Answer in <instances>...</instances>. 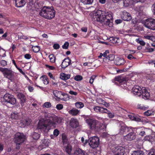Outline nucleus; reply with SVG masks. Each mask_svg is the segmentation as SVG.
<instances>
[{
  "label": "nucleus",
  "instance_id": "obj_12",
  "mask_svg": "<svg viewBox=\"0 0 155 155\" xmlns=\"http://www.w3.org/2000/svg\"><path fill=\"white\" fill-rule=\"evenodd\" d=\"M5 102L13 105L16 103V100L14 96L8 93L5 94L3 97Z\"/></svg>",
  "mask_w": 155,
  "mask_h": 155
},
{
  "label": "nucleus",
  "instance_id": "obj_26",
  "mask_svg": "<svg viewBox=\"0 0 155 155\" xmlns=\"http://www.w3.org/2000/svg\"><path fill=\"white\" fill-rule=\"evenodd\" d=\"M79 112L80 111L75 108H73L68 111V113L73 116H77Z\"/></svg>",
  "mask_w": 155,
  "mask_h": 155
},
{
  "label": "nucleus",
  "instance_id": "obj_51",
  "mask_svg": "<svg viewBox=\"0 0 155 155\" xmlns=\"http://www.w3.org/2000/svg\"><path fill=\"white\" fill-rule=\"evenodd\" d=\"M123 3L125 6H128L130 5V0H124Z\"/></svg>",
  "mask_w": 155,
  "mask_h": 155
},
{
  "label": "nucleus",
  "instance_id": "obj_59",
  "mask_svg": "<svg viewBox=\"0 0 155 155\" xmlns=\"http://www.w3.org/2000/svg\"><path fill=\"white\" fill-rule=\"evenodd\" d=\"M62 48L64 49H67L68 48V42H66L62 46Z\"/></svg>",
  "mask_w": 155,
  "mask_h": 155
},
{
  "label": "nucleus",
  "instance_id": "obj_10",
  "mask_svg": "<svg viewBox=\"0 0 155 155\" xmlns=\"http://www.w3.org/2000/svg\"><path fill=\"white\" fill-rule=\"evenodd\" d=\"M132 131H136V133L141 137H143L146 135H148L151 133V130L150 129L143 127L134 128Z\"/></svg>",
  "mask_w": 155,
  "mask_h": 155
},
{
  "label": "nucleus",
  "instance_id": "obj_42",
  "mask_svg": "<svg viewBox=\"0 0 155 155\" xmlns=\"http://www.w3.org/2000/svg\"><path fill=\"white\" fill-rule=\"evenodd\" d=\"M43 107L47 108L51 107V104L50 102H47L44 103L43 105Z\"/></svg>",
  "mask_w": 155,
  "mask_h": 155
},
{
  "label": "nucleus",
  "instance_id": "obj_14",
  "mask_svg": "<svg viewBox=\"0 0 155 155\" xmlns=\"http://www.w3.org/2000/svg\"><path fill=\"white\" fill-rule=\"evenodd\" d=\"M144 25L151 30H155V19L152 18L146 19L144 22Z\"/></svg>",
  "mask_w": 155,
  "mask_h": 155
},
{
  "label": "nucleus",
  "instance_id": "obj_37",
  "mask_svg": "<svg viewBox=\"0 0 155 155\" xmlns=\"http://www.w3.org/2000/svg\"><path fill=\"white\" fill-rule=\"evenodd\" d=\"M60 78L61 79L66 81L68 79V75L64 73H61L60 74Z\"/></svg>",
  "mask_w": 155,
  "mask_h": 155
},
{
  "label": "nucleus",
  "instance_id": "obj_13",
  "mask_svg": "<svg viewBox=\"0 0 155 155\" xmlns=\"http://www.w3.org/2000/svg\"><path fill=\"white\" fill-rule=\"evenodd\" d=\"M53 93L54 96V98L57 101H59L60 100L64 101L67 100L66 99H65L62 97L65 96L67 97L68 95L67 94L63 93L61 91H59L57 90L54 91Z\"/></svg>",
  "mask_w": 155,
  "mask_h": 155
},
{
  "label": "nucleus",
  "instance_id": "obj_2",
  "mask_svg": "<svg viewBox=\"0 0 155 155\" xmlns=\"http://www.w3.org/2000/svg\"><path fill=\"white\" fill-rule=\"evenodd\" d=\"M94 21H99L103 25H108L109 27L113 26V14L111 12H106L98 10L94 14Z\"/></svg>",
  "mask_w": 155,
  "mask_h": 155
},
{
  "label": "nucleus",
  "instance_id": "obj_3",
  "mask_svg": "<svg viewBox=\"0 0 155 155\" xmlns=\"http://www.w3.org/2000/svg\"><path fill=\"white\" fill-rule=\"evenodd\" d=\"M39 14L45 18L51 19L54 17L55 11L52 6H44L41 9Z\"/></svg>",
  "mask_w": 155,
  "mask_h": 155
},
{
  "label": "nucleus",
  "instance_id": "obj_52",
  "mask_svg": "<svg viewBox=\"0 0 155 155\" xmlns=\"http://www.w3.org/2000/svg\"><path fill=\"white\" fill-rule=\"evenodd\" d=\"M109 53V50H106L105 51L103 54V56L106 59V57H107V55Z\"/></svg>",
  "mask_w": 155,
  "mask_h": 155
},
{
  "label": "nucleus",
  "instance_id": "obj_9",
  "mask_svg": "<svg viewBox=\"0 0 155 155\" xmlns=\"http://www.w3.org/2000/svg\"><path fill=\"white\" fill-rule=\"evenodd\" d=\"M25 136L22 133L18 132L15 134V140L16 143V149H19V146L25 141Z\"/></svg>",
  "mask_w": 155,
  "mask_h": 155
},
{
  "label": "nucleus",
  "instance_id": "obj_50",
  "mask_svg": "<svg viewBox=\"0 0 155 155\" xmlns=\"http://www.w3.org/2000/svg\"><path fill=\"white\" fill-rule=\"evenodd\" d=\"M56 108L58 110H61L63 108V105L61 104H58L56 105Z\"/></svg>",
  "mask_w": 155,
  "mask_h": 155
},
{
  "label": "nucleus",
  "instance_id": "obj_15",
  "mask_svg": "<svg viewBox=\"0 0 155 155\" xmlns=\"http://www.w3.org/2000/svg\"><path fill=\"white\" fill-rule=\"evenodd\" d=\"M125 148L122 146H117L112 149V151L115 155H124L125 152Z\"/></svg>",
  "mask_w": 155,
  "mask_h": 155
},
{
  "label": "nucleus",
  "instance_id": "obj_22",
  "mask_svg": "<svg viewBox=\"0 0 155 155\" xmlns=\"http://www.w3.org/2000/svg\"><path fill=\"white\" fill-rule=\"evenodd\" d=\"M94 110L97 113H104V112H106V111H107V109L98 106L94 107Z\"/></svg>",
  "mask_w": 155,
  "mask_h": 155
},
{
  "label": "nucleus",
  "instance_id": "obj_33",
  "mask_svg": "<svg viewBox=\"0 0 155 155\" xmlns=\"http://www.w3.org/2000/svg\"><path fill=\"white\" fill-rule=\"evenodd\" d=\"M62 138L63 144H67L68 141V139L67 136L65 134H62Z\"/></svg>",
  "mask_w": 155,
  "mask_h": 155
},
{
  "label": "nucleus",
  "instance_id": "obj_35",
  "mask_svg": "<svg viewBox=\"0 0 155 155\" xmlns=\"http://www.w3.org/2000/svg\"><path fill=\"white\" fill-rule=\"evenodd\" d=\"M81 2L84 5H91L92 4L94 0H80Z\"/></svg>",
  "mask_w": 155,
  "mask_h": 155
},
{
  "label": "nucleus",
  "instance_id": "obj_16",
  "mask_svg": "<svg viewBox=\"0 0 155 155\" xmlns=\"http://www.w3.org/2000/svg\"><path fill=\"white\" fill-rule=\"evenodd\" d=\"M132 127H128L124 124L121 125L119 130V134L120 135L126 134L127 133L130 131V129H132Z\"/></svg>",
  "mask_w": 155,
  "mask_h": 155
},
{
  "label": "nucleus",
  "instance_id": "obj_36",
  "mask_svg": "<svg viewBox=\"0 0 155 155\" xmlns=\"http://www.w3.org/2000/svg\"><path fill=\"white\" fill-rule=\"evenodd\" d=\"M144 154L143 152L140 150L134 151L133 152L132 155H143Z\"/></svg>",
  "mask_w": 155,
  "mask_h": 155
},
{
  "label": "nucleus",
  "instance_id": "obj_56",
  "mask_svg": "<svg viewBox=\"0 0 155 155\" xmlns=\"http://www.w3.org/2000/svg\"><path fill=\"white\" fill-rule=\"evenodd\" d=\"M148 155H155V150L154 149H151Z\"/></svg>",
  "mask_w": 155,
  "mask_h": 155
},
{
  "label": "nucleus",
  "instance_id": "obj_25",
  "mask_svg": "<svg viewBox=\"0 0 155 155\" xmlns=\"http://www.w3.org/2000/svg\"><path fill=\"white\" fill-rule=\"evenodd\" d=\"M16 6L17 7H21L24 6L26 2L25 0H14Z\"/></svg>",
  "mask_w": 155,
  "mask_h": 155
},
{
  "label": "nucleus",
  "instance_id": "obj_62",
  "mask_svg": "<svg viewBox=\"0 0 155 155\" xmlns=\"http://www.w3.org/2000/svg\"><path fill=\"white\" fill-rule=\"evenodd\" d=\"M102 104L104 105L106 107H108L110 106V104L109 103H107L104 101H102Z\"/></svg>",
  "mask_w": 155,
  "mask_h": 155
},
{
  "label": "nucleus",
  "instance_id": "obj_63",
  "mask_svg": "<svg viewBox=\"0 0 155 155\" xmlns=\"http://www.w3.org/2000/svg\"><path fill=\"white\" fill-rule=\"evenodd\" d=\"M69 92V94H71L73 95H75V96L76 95L78 94L77 92H76L74 91H70Z\"/></svg>",
  "mask_w": 155,
  "mask_h": 155
},
{
  "label": "nucleus",
  "instance_id": "obj_48",
  "mask_svg": "<svg viewBox=\"0 0 155 155\" xmlns=\"http://www.w3.org/2000/svg\"><path fill=\"white\" fill-rule=\"evenodd\" d=\"M18 38L20 39H23L25 40H27L28 39V38L27 36L23 35L22 34L21 35H18Z\"/></svg>",
  "mask_w": 155,
  "mask_h": 155
},
{
  "label": "nucleus",
  "instance_id": "obj_18",
  "mask_svg": "<svg viewBox=\"0 0 155 155\" xmlns=\"http://www.w3.org/2000/svg\"><path fill=\"white\" fill-rule=\"evenodd\" d=\"M70 125L72 128H76L79 126V122L77 119L72 118L70 120Z\"/></svg>",
  "mask_w": 155,
  "mask_h": 155
},
{
  "label": "nucleus",
  "instance_id": "obj_8",
  "mask_svg": "<svg viewBox=\"0 0 155 155\" xmlns=\"http://www.w3.org/2000/svg\"><path fill=\"white\" fill-rule=\"evenodd\" d=\"M0 71H1L4 76L12 81L15 78L14 73L11 70L7 68L0 67Z\"/></svg>",
  "mask_w": 155,
  "mask_h": 155
},
{
  "label": "nucleus",
  "instance_id": "obj_44",
  "mask_svg": "<svg viewBox=\"0 0 155 155\" xmlns=\"http://www.w3.org/2000/svg\"><path fill=\"white\" fill-rule=\"evenodd\" d=\"M32 48L33 51L35 53L38 52L40 50L39 47L38 46H33Z\"/></svg>",
  "mask_w": 155,
  "mask_h": 155
},
{
  "label": "nucleus",
  "instance_id": "obj_43",
  "mask_svg": "<svg viewBox=\"0 0 155 155\" xmlns=\"http://www.w3.org/2000/svg\"><path fill=\"white\" fill-rule=\"evenodd\" d=\"M136 41L138 43L140 44L142 46H144L145 45V43L141 39L138 38L136 39Z\"/></svg>",
  "mask_w": 155,
  "mask_h": 155
},
{
  "label": "nucleus",
  "instance_id": "obj_55",
  "mask_svg": "<svg viewBox=\"0 0 155 155\" xmlns=\"http://www.w3.org/2000/svg\"><path fill=\"white\" fill-rule=\"evenodd\" d=\"M0 63L1 65L3 67L7 65V63L6 61L4 60H1L0 62Z\"/></svg>",
  "mask_w": 155,
  "mask_h": 155
},
{
  "label": "nucleus",
  "instance_id": "obj_30",
  "mask_svg": "<svg viewBox=\"0 0 155 155\" xmlns=\"http://www.w3.org/2000/svg\"><path fill=\"white\" fill-rule=\"evenodd\" d=\"M68 58H65L61 64V67L63 68H65L68 66Z\"/></svg>",
  "mask_w": 155,
  "mask_h": 155
},
{
  "label": "nucleus",
  "instance_id": "obj_23",
  "mask_svg": "<svg viewBox=\"0 0 155 155\" xmlns=\"http://www.w3.org/2000/svg\"><path fill=\"white\" fill-rule=\"evenodd\" d=\"M125 62L124 59L119 57L117 58L114 61V63L117 65H121L124 64Z\"/></svg>",
  "mask_w": 155,
  "mask_h": 155
},
{
  "label": "nucleus",
  "instance_id": "obj_54",
  "mask_svg": "<svg viewBox=\"0 0 155 155\" xmlns=\"http://www.w3.org/2000/svg\"><path fill=\"white\" fill-rule=\"evenodd\" d=\"M21 105L22 106L24 105L23 104L24 103V102H25V101H26V99H25V97H24L23 95H22L21 96Z\"/></svg>",
  "mask_w": 155,
  "mask_h": 155
},
{
  "label": "nucleus",
  "instance_id": "obj_60",
  "mask_svg": "<svg viewBox=\"0 0 155 155\" xmlns=\"http://www.w3.org/2000/svg\"><path fill=\"white\" fill-rule=\"evenodd\" d=\"M42 142L46 146L48 145V141L47 139H44L42 140Z\"/></svg>",
  "mask_w": 155,
  "mask_h": 155
},
{
  "label": "nucleus",
  "instance_id": "obj_41",
  "mask_svg": "<svg viewBox=\"0 0 155 155\" xmlns=\"http://www.w3.org/2000/svg\"><path fill=\"white\" fill-rule=\"evenodd\" d=\"M137 108L143 110H146L148 108L147 107L144 106L141 104H138L137 106Z\"/></svg>",
  "mask_w": 155,
  "mask_h": 155
},
{
  "label": "nucleus",
  "instance_id": "obj_39",
  "mask_svg": "<svg viewBox=\"0 0 155 155\" xmlns=\"http://www.w3.org/2000/svg\"><path fill=\"white\" fill-rule=\"evenodd\" d=\"M50 61L52 63H54L55 61V57L53 54H50L49 56Z\"/></svg>",
  "mask_w": 155,
  "mask_h": 155
},
{
  "label": "nucleus",
  "instance_id": "obj_53",
  "mask_svg": "<svg viewBox=\"0 0 155 155\" xmlns=\"http://www.w3.org/2000/svg\"><path fill=\"white\" fill-rule=\"evenodd\" d=\"M59 134V131L57 129H55L53 132V134L54 136L57 137Z\"/></svg>",
  "mask_w": 155,
  "mask_h": 155
},
{
  "label": "nucleus",
  "instance_id": "obj_46",
  "mask_svg": "<svg viewBox=\"0 0 155 155\" xmlns=\"http://www.w3.org/2000/svg\"><path fill=\"white\" fill-rule=\"evenodd\" d=\"M83 77L80 75H78L75 76L74 77V79L76 81H79L82 80Z\"/></svg>",
  "mask_w": 155,
  "mask_h": 155
},
{
  "label": "nucleus",
  "instance_id": "obj_11",
  "mask_svg": "<svg viewBox=\"0 0 155 155\" xmlns=\"http://www.w3.org/2000/svg\"><path fill=\"white\" fill-rule=\"evenodd\" d=\"M88 141L89 144L92 148L96 149L98 147L100 140L97 137L95 136L91 137L89 138Z\"/></svg>",
  "mask_w": 155,
  "mask_h": 155
},
{
  "label": "nucleus",
  "instance_id": "obj_49",
  "mask_svg": "<svg viewBox=\"0 0 155 155\" xmlns=\"http://www.w3.org/2000/svg\"><path fill=\"white\" fill-rule=\"evenodd\" d=\"M96 76L95 75H92L90 78V79L89 80V83L91 84L93 83L94 81V80Z\"/></svg>",
  "mask_w": 155,
  "mask_h": 155
},
{
  "label": "nucleus",
  "instance_id": "obj_47",
  "mask_svg": "<svg viewBox=\"0 0 155 155\" xmlns=\"http://www.w3.org/2000/svg\"><path fill=\"white\" fill-rule=\"evenodd\" d=\"M107 111H106V112H104V113H106L108 114V116L110 118H112L114 117V115L110 111L107 110Z\"/></svg>",
  "mask_w": 155,
  "mask_h": 155
},
{
  "label": "nucleus",
  "instance_id": "obj_28",
  "mask_svg": "<svg viewBox=\"0 0 155 155\" xmlns=\"http://www.w3.org/2000/svg\"><path fill=\"white\" fill-rule=\"evenodd\" d=\"M85 152L81 149H77L75 151L74 155H85Z\"/></svg>",
  "mask_w": 155,
  "mask_h": 155
},
{
  "label": "nucleus",
  "instance_id": "obj_57",
  "mask_svg": "<svg viewBox=\"0 0 155 155\" xmlns=\"http://www.w3.org/2000/svg\"><path fill=\"white\" fill-rule=\"evenodd\" d=\"M24 57L26 59H29L31 58V55L29 54H25Z\"/></svg>",
  "mask_w": 155,
  "mask_h": 155
},
{
  "label": "nucleus",
  "instance_id": "obj_7",
  "mask_svg": "<svg viewBox=\"0 0 155 155\" xmlns=\"http://www.w3.org/2000/svg\"><path fill=\"white\" fill-rule=\"evenodd\" d=\"M0 71H1L4 76L12 81L15 78L14 73L11 70L7 68L0 67Z\"/></svg>",
  "mask_w": 155,
  "mask_h": 155
},
{
  "label": "nucleus",
  "instance_id": "obj_38",
  "mask_svg": "<svg viewBox=\"0 0 155 155\" xmlns=\"http://www.w3.org/2000/svg\"><path fill=\"white\" fill-rule=\"evenodd\" d=\"M75 105L78 108H81L84 106V104L81 102H77L75 104Z\"/></svg>",
  "mask_w": 155,
  "mask_h": 155
},
{
  "label": "nucleus",
  "instance_id": "obj_31",
  "mask_svg": "<svg viewBox=\"0 0 155 155\" xmlns=\"http://www.w3.org/2000/svg\"><path fill=\"white\" fill-rule=\"evenodd\" d=\"M146 135L144 138V140L145 141H148L150 142H152L153 141V137L151 135Z\"/></svg>",
  "mask_w": 155,
  "mask_h": 155
},
{
  "label": "nucleus",
  "instance_id": "obj_61",
  "mask_svg": "<svg viewBox=\"0 0 155 155\" xmlns=\"http://www.w3.org/2000/svg\"><path fill=\"white\" fill-rule=\"evenodd\" d=\"M53 47L54 49H57L59 48L60 46L58 44H55L53 45Z\"/></svg>",
  "mask_w": 155,
  "mask_h": 155
},
{
  "label": "nucleus",
  "instance_id": "obj_20",
  "mask_svg": "<svg viewBox=\"0 0 155 155\" xmlns=\"http://www.w3.org/2000/svg\"><path fill=\"white\" fill-rule=\"evenodd\" d=\"M136 138V134L134 132H130L124 136L125 139L129 141L134 140Z\"/></svg>",
  "mask_w": 155,
  "mask_h": 155
},
{
  "label": "nucleus",
  "instance_id": "obj_34",
  "mask_svg": "<svg viewBox=\"0 0 155 155\" xmlns=\"http://www.w3.org/2000/svg\"><path fill=\"white\" fill-rule=\"evenodd\" d=\"M32 136L33 138L35 140H38L40 137V134L38 133L34 132L32 134Z\"/></svg>",
  "mask_w": 155,
  "mask_h": 155
},
{
  "label": "nucleus",
  "instance_id": "obj_40",
  "mask_svg": "<svg viewBox=\"0 0 155 155\" xmlns=\"http://www.w3.org/2000/svg\"><path fill=\"white\" fill-rule=\"evenodd\" d=\"M147 79L151 81H154L155 80V75L152 74H149L147 76Z\"/></svg>",
  "mask_w": 155,
  "mask_h": 155
},
{
  "label": "nucleus",
  "instance_id": "obj_17",
  "mask_svg": "<svg viewBox=\"0 0 155 155\" xmlns=\"http://www.w3.org/2000/svg\"><path fill=\"white\" fill-rule=\"evenodd\" d=\"M121 18L124 21H129L131 19V17L130 13L125 11L123 12L121 15Z\"/></svg>",
  "mask_w": 155,
  "mask_h": 155
},
{
  "label": "nucleus",
  "instance_id": "obj_58",
  "mask_svg": "<svg viewBox=\"0 0 155 155\" xmlns=\"http://www.w3.org/2000/svg\"><path fill=\"white\" fill-rule=\"evenodd\" d=\"M28 88L29 91L31 92H33L34 90L33 87L31 86H28Z\"/></svg>",
  "mask_w": 155,
  "mask_h": 155
},
{
  "label": "nucleus",
  "instance_id": "obj_1",
  "mask_svg": "<svg viewBox=\"0 0 155 155\" xmlns=\"http://www.w3.org/2000/svg\"><path fill=\"white\" fill-rule=\"evenodd\" d=\"M62 121V119L60 117L53 115L46 120H40L37 128L42 132L47 133L51 129L56 128Z\"/></svg>",
  "mask_w": 155,
  "mask_h": 155
},
{
  "label": "nucleus",
  "instance_id": "obj_64",
  "mask_svg": "<svg viewBox=\"0 0 155 155\" xmlns=\"http://www.w3.org/2000/svg\"><path fill=\"white\" fill-rule=\"evenodd\" d=\"M46 66L47 68H49L50 70H54L55 69V68L53 66H49L48 65H46Z\"/></svg>",
  "mask_w": 155,
  "mask_h": 155
},
{
  "label": "nucleus",
  "instance_id": "obj_4",
  "mask_svg": "<svg viewBox=\"0 0 155 155\" xmlns=\"http://www.w3.org/2000/svg\"><path fill=\"white\" fill-rule=\"evenodd\" d=\"M86 122L91 130L99 131L104 129V124L97 120L89 118L86 120Z\"/></svg>",
  "mask_w": 155,
  "mask_h": 155
},
{
  "label": "nucleus",
  "instance_id": "obj_6",
  "mask_svg": "<svg viewBox=\"0 0 155 155\" xmlns=\"http://www.w3.org/2000/svg\"><path fill=\"white\" fill-rule=\"evenodd\" d=\"M115 83L122 88L125 89L127 88L126 78L122 76H119L115 78Z\"/></svg>",
  "mask_w": 155,
  "mask_h": 155
},
{
  "label": "nucleus",
  "instance_id": "obj_21",
  "mask_svg": "<svg viewBox=\"0 0 155 155\" xmlns=\"http://www.w3.org/2000/svg\"><path fill=\"white\" fill-rule=\"evenodd\" d=\"M20 114L16 111L12 112L10 115V118L13 120H17L20 118Z\"/></svg>",
  "mask_w": 155,
  "mask_h": 155
},
{
  "label": "nucleus",
  "instance_id": "obj_24",
  "mask_svg": "<svg viewBox=\"0 0 155 155\" xmlns=\"http://www.w3.org/2000/svg\"><path fill=\"white\" fill-rule=\"evenodd\" d=\"M128 117L130 119L132 120H135L137 121H140L141 120L140 118L138 115H136L134 114H132L128 115Z\"/></svg>",
  "mask_w": 155,
  "mask_h": 155
},
{
  "label": "nucleus",
  "instance_id": "obj_5",
  "mask_svg": "<svg viewBox=\"0 0 155 155\" xmlns=\"http://www.w3.org/2000/svg\"><path fill=\"white\" fill-rule=\"evenodd\" d=\"M132 90L134 94L138 96L142 95L144 99H147L150 97V94L145 87L141 88L139 86L136 85L133 87Z\"/></svg>",
  "mask_w": 155,
  "mask_h": 155
},
{
  "label": "nucleus",
  "instance_id": "obj_32",
  "mask_svg": "<svg viewBox=\"0 0 155 155\" xmlns=\"http://www.w3.org/2000/svg\"><path fill=\"white\" fill-rule=\"evenodd\" d=\"M115 58L114 55L112 54H109L106 59V60H108V61H112Z\"/></svg>",
  "mask_w": 155,
  "mask_h": 155
},
{
  "label": "nucleus",
  "instance_id": "obj_29",
  "mask_svg": "<svg viewBox=\"0 0 155 155\" xmlns=\"http://www.w3.org/2000/svg\"><path fill=\"white\" fill-rule=\"evenodd\" d=\"M40 79L43 81V83L45 85H47L49 83V79L48 77L45 76H42Z\"/></svg>",
  "mask_w": 155,
  "mask_h": 155
},
{
  "label": "nucleus",
  "instance_id": "obj_19",
  "mask_svg": "<svg viewBox=\"0 0 155 155\" xmlns=\"http://www.w3.org/2000/svg\"><path fill=\"white\" fill-rule=\"evenodd\" d=\"M31 121L29 118H23L20 120L21 126L22 127H24L26 125H30Z\"/></svg>",
  "mask_w": 155,
  "mask_h": 155
},
{
  "label": "nucleus",
  "instance_id": "obj_27",
  "mask_svg": "<svg viewBox=\"0 0 155 155\" xmlns=\"http://www.w3.org/2000/svg\"><path fill=\"white\" fill-rule=\"evenodd\" d=\"M109 40L110 43L113 44L119 43L120 40L119 38L113 37H110L109 38Z\"/></svg>",
  "mask_w": 155,
  "mask_h": 155
},
{
  "label": "nucleus",
  "instance_id": "obj_45",
  "mask_svg": "<svg viewBox=\"0 0 155 155\" xmlns=\"http://www.w3.org/2000/svg\"><path fill=\"white\" fill-rule=\"evenodd\" d=\"M153 113V111L151 110H148L144 113V115L146 116L151 115Z\"/></svg>",
  "mask_w": 155,
  "mask_h": 155
}]
</instances>
